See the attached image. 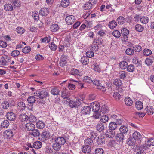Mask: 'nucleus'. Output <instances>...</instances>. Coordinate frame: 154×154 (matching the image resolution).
<instances>
[{
  "label": "nucleus",
  "mask_w": 154,
  "mask_h": 154,
  "mask_svg": "<svg viewBox=\"0 0 154 154\" xmlns=\"http://www.w3.org/2000/svg\"><path fill=\"white\" fill-rule=\"evenodd\" d=\"M34 96L37 98H40L43 99L46 98L49 95L48 91L45 89L42 90H39L35 92L34 94Z\"/></svg>",
  "instance_id": "f257e3e1"
},
{
  "label": "nucleus",
  "mask_w": 154,
  "mask_h": 154,
  "mask_svg": "<svg viewBox=\"0 0 154 154\" xmlns=\"http://www.w3.org/2000/svg\"><path fill=\"white\" fill-rule=\"evenodd\" d=\"M16 133V131L14 129H8L5 131L3 132V136L6 137L11 138Z\"/></svg>",
  "instance_id": "f03ea898"
},
{
  "label": "nucleus",
  "mask_w": 154,
  "mask_h": 154,
  "mask_svg": "<svg viewBox=\"0 0 154 154\" xmlns=\"http://www.w3.org/2000/svg\"><path fill=\"white\" fill-rule=\"evenodd\" d=\"M69 105L70 107L72 108H78L81 107L82 104L81 102L79 100L75 101L73 100L70 101Z\"/></svg>",
  "instance_id": "7ed1b4c3"
},
{
  "label": "nucleus",
  "mask_w": 154,
  "mask_h": 154,
  "mask_svg": "<svg viewBox=\"0 0 154 154\" xmlns=\"http://www.w3.org/2000/svg\"><path fill=\"white\" fill-rule=\"evenodd\" d=\"M50 136V133L48 131H44L41 135V140L43 142H45L49 138Z\"/></svg>",
  "instance_id": "20e7f679"
},
{
  "label": "nucleus",
  "mask_w": 154,
  "mask_h": 154,
  "mask_svg": "<svg viewBox=\"0 0 154 154\" xmlns=\"http://www.w3.org/2000/svg\"><path fill=\"white\" fill-rule=\"evenodd\" d=\"M90 107L91 108H92L93 111L97 112H98L100 109V105L98 102H94L91 103Z\"/></svg>",
  "instance_id": "39448f33"
},
{
  "label": "nucleus",
  "mask_w": 154,
  "mask_h": 154,
  "mask_svg": "<svg viewBox=\"0 0 154 154\" xmlns=\"http://www.w3.org/2000/svg\"><path fill=\"white\" fill-rule=\"evenodd\" d=\"M66 23L68 25H71L75 21V17L72 15H70L67 16L65 19Z\"/></svg>",
  "instance_id": "423d86ee"
},
{
  "label": "nucleus",
  "mask_w": 154,
  "mask_h": 154,
  "mask_svg": "<svg viewBox=\"0 0 154 154\" xmlns=\"http://www.w3.org/2000/svg\"><path fill=\"white\" fill-rule=\"evenodd\" d=\"M126 135L122 133L117 134L116 136V139L119 142H122Z\"/></svg>",
  "instance_id": "0eeeda50"
},
{
  "label": "nucleus",
  "mask_w": 154,
  "mask_h": 154,
  "mask_svg": "<svg viewBox=\"0 0 154 154\" xmlns=\"http://www.w3.org/2000/svg\"><path fill=\"white\" fill-rule=\"evenodd\" d=\"M91 111L90 106H85L83 107L81 109L82 112L84 114H88Z\"/></svg>",
  "instance_id": "6e6552de"
},
{
  "label": "nucleus",
  "mask_w": 154,
  "mask_h": 154,
  "mask_svg": "<svg viewBox=\"0 0 154 154\" xmlns=\"http://www.w3.org/2000/svg\"><path fill=\"white\" fill-rule=\"evenodd\" d=\"M115 135V131L114 130L110 129L107 130L105 133L106 136L109 138H112Z\"/></svg>",
  "instance_id": "1a4fd4ad"
},
{
  "label": "nucleus",
  "mask_w": 154,
  "mask_h": 154,
  "mask_svg": "<svg viewBox=\"0 0 154 154\" xmlns=\"http://www.w3.org/2000/svg\"><path fill=\"white\" fill-rule=\"evenodd\" d=\"M49 13V9L45 8H42L40 10L39 14L42 16L45 17Z\"/></svg>",
  "instance_id": "9d476101"
},
{
  "label": "nucleus",
  "mask_w": 154,
  "mask_h": 154,
  "mask_svg": "<svg viewBox=\"0 0 154 154\" xmlns=\"http://www.w3.org/2000/svg\"><path fill=\"white\" fill-rule=\"evenodd\" d=\"M27 145L28 147H26L27 150H29V151L32 154H37L36 151H37V149H34L30 143H28Z\"/></svg>",
  "instance_id": "9b49d317"
},
{
  "label": "nucleus",
  "mask_w": 154,
  "mask_h": 154,
  "mask_svg": "<svg viewBox=\"0 0 154 154\" xmlns=\"http://www.w3.org/2000/svg\"><path fill=\"white\" fill-rule=\"evenodd\" d=\"M7 118L9 120L14 121L16 119L15 115L13 112H8L6 114Z\"/></svg>",
  "instance_id": "f8f14e48"
},
{
  "label": "nucleus",
  "mask_w": 154,
  "mask_h": 154,
  "mask_svg": "<svg viewBox=\"0 0 154 154\" xmlns=\"http://www.w3.org/2000/svg\"><path fill=\"white\" fill-rule=\"evenodd\" d=\"M35 128V125L32 123L28 122L26 125V129L28 131H32Z\"/></svg>",
  "instance_id": "ddd939ff"
},
{
  "label": "nucleus",
  "mask_w": 154,
  "mask_h": 154,
  "mask_svg": "<svg viewBox=\"0 0 154 154\" xmlns=\"http://www.w3.org/2000/svg\"><path fill=\"white\" fill-rule=\"evenodd\" d=\"M96 142L98 145L104 143L105 141V137L102 135L98 137L96 140Z\"/></svg>",
  "instance_id": "4468645a"
},
{
  "label": "nucleus",
  "mask_w": 154,
  "mask_h": 154,
  "mask_svg": "<svg viewBox=\"0 0 154 154\" xmlns=\"http://www.w3.org/2000/svg\"><path fill=\"white\" fill-rule=\"evenodd\" d=\"M128 129V126L127 125H122L119 128L120 132L126 135H127Z\"/></svg>",
  "instance_id": "2eb2a0df"
},
{
  "label": "nucleus",
  "mask_w": 154,
  "mask_h": 154,
  "mask_svg": "<svg viewBox=\"0 0 154 154\" xmlns=\"http://www.w3.org/2000/svg\"><path fill=\"white\" fill-rule=\"evenodd\" d=\"M17 107L18 109L20 111L23 110L26 108L25 103L23 101L18 102L17 104Z\"/></svg>",
  "instance_id": "dca6fc26"
},
{
  "label": "nucleus",
  "mask_w": 154,
  "mask_h": 154,
  "mask_svg": "<svg viewBox=\"0 0 154 154\" xmlns=\"http://www.w3.org/2000/svg\"><path fill=\"white\" fill-rule=\"evenodd\" d=\"M28 116L25 113L21 114L19 116V119L23 122H27L28 121Z\"/></svg>",
  "instance_id": "f3484780"
},
{
  "label": "nucleus",
  "mask_w": 154,
  "mask_h": 154,
  "mask_svg": "<svg viewBox=\"0 0 154 154\" xmlns=\"http://www.w3.org/2000/svg\"><path fill=\"white\" fill-rule=\"evenodd\" d=\"M36 122V126L38 128L42 129L45 126V124L43 121L38 120Z\"/></svg>",
  "instance_id": "a211bd4d"
},
{
  "label": "nucleus",
  "mask_w": 154,
  "mask_h": 154,
  "mask_svg": "<svg viewBox=\"0 0 154 154\" xmlns=\"http://www.w3.org/2000/svg\"><path fill=\"white\" fill-rule=\"evenodd\" d=\"M96 128L99 132L102 131L104 129V124L101 122L98 123L96 126Z\"/></svg>",
  "instance_id": "6ab92c4d"
},
{
  "label": "nucleus",
  "mask_w": 154,
  "mask_h": 154,
  "mask_svg": "<svg viewBox=\"0 0 154 154\" xmlns=\"http://www.w3.org/2000/svg\"><path fill=\"white\" fill-rule=\"evenodd\" d=\"M55 142L58 143L61 145H64L66 142V140L63 137H60L56 138L55 140Z\"/></svg>",
  "instance_id": "aec40b11"
},
{
  "label": "nucleus",
  "mask_w": 154,
  "mask_h": 154,
  "mask_svg": "<svg viewBox=\"0 0 154 154\" xmlns=\"http://www.w3.org/2000/svg\"><path fill=\"white\" fill-rule=\"evenodd\" d=\"M133 137L135 140H138L142 138V135L139 132L135 131L133 133Z\"/></svg>",
  "instance_id": "412c9836"
},
{
  "label": "nucleus",
  "mask_w": 154,
  "mask_h": 154,
  "mask_svg": "<svg viewBox=\"0 0 154 154\" xmlns=\"http://www.w3.org/2000/svg\"><path fill=\"white\" fill-rule=\"evenodd\" d=\"M91 148L89 145L84 146L82 148V151L84 153H88L91 151Z\"/></svg>",
  "instance_id": "4be33fe9"
},
{
  "label": "nucleus",
  "mask_w": 154,
  "mask_h": 154,
  "mask_svg": "<svg viewBox=\"0 0 154 154\" xmlns=\"http://www.w3.org/2000/svg\"><path fill=\"white\" fill-rule=\"evenodd\" d=\"M146 113L149 115H152L154 113V109L152 107L149 106H147L145 109Z\"/></svg>",
  "instance_id": "5701e85b"
},
{
  "label": "nucleus",
  "mask_w": 154,
  "mask_h": 154,
  "mask_svg": "<svg viewBox=\"0 0 154 154\" xmlns=\"http://www.w3.org/2000/svg\"><path fill=\"white\" fill-rule=\"evenodd\" d=\"M60 90L57 87H54L51 90V93L54 95H57L59 94Z\"/></svg>",
  "instance_id": "b1692460"
},
{
  "label": "nucleus",
  "mask_w": 154,
  "mask_h": 154,
  "mask_svg": "<svg viewBox=\"0 0 154 154\" xmlns=\"http://www.w3.org/2000/svg\"><path fill=\"white\" fill-rule=\"evenodd\" d=\"M118 75L120 79L124 80L127 75V73L125 71H122L119 72Z\"/></svg>",
  "instance_id": "393cba45"
},
{
  "label": "nucleus",
  "mask_w": 154,
  "mask_h": 154,
  "mask_svg": "<svg viewBox=\"0 0 154 154\" xmlns=\"http://www.w3.org/2000/svg\"><path fill=\"white\" fill-rule=\"evenodd\" d=\"M119 66L120 68L122 69H125L127 67L128 63L125 61H122L120 63Z\"/></svg>",
  "instance_id": "a878e982"
},
{
  "label": "nucleus",
  "mask_w": 154,
  "mask_h": 154,
  "mask_svg": "<svg viewBox=\"0 0 154 154\" xmlns=\"http://www.w3.org/2000/svg\"><path fill=\"white\" fill-rule=\"evenodd\" d=\"M80 61L83 64L85 65L87 64L89 62L88 58L85 56H83L82 57L80 60Z\"/></svg>",
  "instance_id": "bb28decb"
},
{
  "label": "nucleus",
  "mask_w": 154,
  "mask_h": 154,
  "mask_svg": "<svg viewBox=\"0 0 154 154\" xmlns=\"http://www.w3.org/2000/svg\"><path fill=\"white\" fill-rule=\"evenodd\" d=\"M117 127V125L116 122H111L109 124V128L110 130H114L116 129Z\"/></svg>",
  "instance_id": "cd10ccee"
},
{
  "label": "nucleus",
  "mask_w": 154,
  "mask_h": 154,
  "mask_svg": "<svg viewBox=\"0 0 154 154\" xmlns=\"http://www.w3.org/2000/svg\"><path fill=\"white\" fill-rule=\"evenodd\" d=\"M42 146V144L41 142L39 141H36L33 143V146L36 149L41 148Z\"/></svg>",
  "instance_id": "c85d7f7f"
},
{
  "label": "nucleus",
  "mask_w": 154,
  "mask_h": 154,
  "mask_svg": "<svg viewBox=\"0 0 154 154\" xmlns=\"http://www.w3.org/2000/svg\"><path fill=\"white\" fill-rule=\"evenodd\" d=\"M135 106L138 110H140L143 108V103L140 101H137L135 104Z\"/></svg>",
  "instance_id": "c756f323"
},
{
  "label": "nucleus",
  "mask_w": 154,
  "mask_h": 154,
  "mask_svg": "<svg viewBox=\"0 0 154 154\" xmlns=\"http://www.w3.org/2000/svg\"><path fill=\"white\" fill-rule=\"evenodd\" d=\"M66 58L65 57H62L59 63V65L60 66L63 67L66 64L67 62L66 60Z\"/></svg>",
  "instance_id": "7c9ffc66"
},
{
  "label": "nucleus",
  "mask_w": 154,
  "mask_h": 154,
  "mask_svg": "<svg viewBox=\"0 0 154 154\" xmlns=\"http://www.w3.org/2000/svg\"><path fill=\"white\" fill-rule=\"evenodd\" d=\"M98 47L96 43H95V40H94L93 42L90 47V49L93 51H96L98 49Z\"/></svg>",
  "instance_id": "2f4dec72"
},
{
  "label": "nucleus",
  "mask_w": 154,
  "mask_h": 154,
  "mask_svg": "<svg viewBox=\"0 0 154 154\" xmlns=\"http://www.w3.org/2000/svg\"><path fill=\"white\" fill-rule=\"evenodd\" d=\"M129 31L127 29L123 28L121 29V34L123 36H126L127 38V36L129 34Z\"/></svg>",
  "instance_id": "473e14b6"
},
{
  "label": "nucleus",
  "mask_w": 154,
  "mask_h": 154,
  "mask_svg": "<svg viewBox=\"0 0 154 154\" xmlns=\"http://www.w3.org/2000/svg\"><path fill=\"white\" fill-rule=\"evenodd\" d=\"M28 121L32 123L36 122L37 121V118L33 115H30L28 117Z\"/></svg>",
  "instance_id": "72a5a7b5"
},
{
  "label": "nucleus",
  "mask_w": 154,
  "mask_h": 154,
  "mask_svg": "<svg viewBox=\"0 0 154 154\" xmlns=\"http://www.w3.org/2000/svg\"><path fill=\"white\" fill-rule=\"evenodd\" d=\"M27 101L30 104H33L36 101L35 97L32 96L29 97L27 99Z\"/></svg>",
  "instance_id": "f704fd0d"
},
{
  "label": "nucleus",
  "mask_w": 154,
  "mask_h": 154,
  "mask_svg": "<svg viewBox=\"0 0 154 154\" xmlns=\"http://www.w3.org/2000/svg\"><path fill=\"white\" fill-rule=\"evenodd\" d=\"M69 96V93L68 91L66 89L63 90L61 94V97L63 98L68 97Z\"/></svg>",
  "instance_id": "c9c22d12"
},
{
  "label": "nucleus",
  "mask_w": 154,
  "mask_h": 154,
  "mask_svg": "<svg viewBox=\"0 0 154 154\" xmlns=\"http://www.w3.org/2000/svg\"><path fill=\"white\" fill-rule=\"evenodd\" d=\"M116 21L119 24L122 25L124 23L125 19L123 17L120 16L117 19Z\"/></svg>",
  "instance_id": "e433bc0d"
},
{
  "label": "nucleus",
  "mask_w": 154,
  "mask_h": 154,
  "mask_svg": "<svg viewBox=\"0 0 154 154\" xmlns=\"http://www.w3.org/2000/svg\"><path fill=\"white\" fill-rule=\"evenodd\" d=\"M13 9V6L11 4H7L4 5V9L6 11H11Z\"/></svg>",
  "instance_id": "4c0bfd02"
},
{
  "label": "nucleus",
  "mask_w": 154,
  "mask_h": 154,
  "mask_svg": "<svg viewBox=\"0 0 154 154\" xmlns=\"http://www.w3.org/2000/svg\"><path fill=\"white\" fill-rule=\"evenodd\" d=\"M125 104L128 106H131L133 103L132 100L129 97H126L125 99Z\"/></svg>",
  "instance_id": "58836bf2"
},
{
  "label": "nucleus",
  "mask_w": 154,
  "mask_h": 154,
  "mask_svg": "<svg viewBox=\"0 0 154 154\" xmlns=\"http://www.w3.org/2000/svg\"><path fill=\"white\" fill-rule=\"evenodd\" d=\"M117 26V22L115 20L110 21L108 25L109 27L111 29L115 28Z\"/></svg>",
  "instance_id": "ea45409f"
},
{
  "label": "nucleus",
  "mask_w": 154,
  "mask_h": 154,
  "mask_svg": "<svg viewBox=\"0 0 154 154\" xmlns=\"http://www.w3.org/2000/svg\"><path fill=\"white\" fill-rule=\"evenodd\" d=\"M135 140L133 138L129 137L127 140V144L129 146H133L135 144Z\"/></svg>",
  "instance_id": "a19ab883"
},
{
  "label": "nucleus",
  "mask_w": 154,
  "mask_h": 154,
  "mask_svg": "<svg viewBox=\"0 0 154 154\" xmlns=\"http://www.w3.org/2000/svg\"><path fill=\"white\" fill-rule=\"evenodd\" d=\"M108 117L106 115H103L100 118V121L102 123H105L108 122Z\"/></svg>",
  "instance_id": "79ce46f5"
},
{
  "label": "nucleus",
  "mask_w": 154,
  "mask_h": 154,
  "mask_svg": "<svg viewBox=\"0 0 154 154\" xmlns=\"http://www.w3.org/2000/svg\"><path fill=\"white\" fill-rule=\"evenodd\" d=\"M135 29L138 32H142L143 30L144 27L140 24H137L135 26Z\"/></svg>",
  "instance_id": "37998d69"
},
{
  "label": "nucleus",
  "mask_w": 154,
  "mask_h": 154,
  "mask_svg": "<svg viewBox=\"0 0 154 154\" xmlns=\"http://www.w3.org/2000/svg\"><path fill=\"white\" fill-rule=\"evenodd\" d=\"M1 106L4 109H7L9 106V103L6 101H4L1 103Z\"/></svg>",
  "instance_id": "c03bdc74"
},
{
  "label": "nucleus",
  "mask_w": 154,
  "mask_h": 154,
  "mask_svg": "<svg viewBox=\"0 0 154 154\" xmlns=\"http://www.w3.org/2000/svg\"><path fill=\"white\" fill-rule=\"evenodd\" d=\"M140 20L142 23L146 24L148 23L149 18L143 16L140 18Z\"/></svg>",
  "instance_id": "a18cd8bd"
},
{
  "label": "nucleus",
  "mask_w": 154,
  "mask_h": 154,
  "mask_svg": "<svg viewBox=\"0 0 154 154\" xmlns=\"http://www.w3.org/2000/svg\"><path fill=\"white\" fill-rule=\"evenodd\" d=\"M9 125V122L7 120H5L2 121L1 123V127L5 128H7Z\"/></svg>",
  "instance_id": "49530a36"
},
{
  "label": "nucleus",
  "mask_w": 154,
  "mask_h": 154,
  "mask_svg": "<svg viewBox=\"0 0 154 154\" xmlns=\"http://www.w3.org/2000/svg\"><path fill=\"white\" fill-rule=\"evenodd\" d=\"M51 31L54 32L59 29V27L58 25L56 24H54L51 26Z\"/></svg>",
  "instance_id": "de8ad7c7"
},
{
  "label": "nucleus",
  "mask_w": 154,
  "mask_h": 154,
  "mask_svg": "<svg viewBox=\"0 0 154 154\" xmlns=\"http://www.w3.org/2000/svg\"><path fill=\"white\" fill-rule=\"evenodd\" d=\"M70 73L73 75H79L80 73L77 69L75 68L72 69L70 71Z\"/></svg>",
  "instance_id": "09e8293b"
},
{
  "label": "nucleus",
  "mask_w": 154,
  "mask_h": 154,
  "mask_svg": "<svg viewBox=\"0 0 154 154\" xmlns=\"http://www.w3.org/2000/svg\"><path fill=\"white\" fill-rule=\"evenodd\" d=\"M69 0H62L61 2V6L66 7L69 5Z\"/></svg>",
  "instance_id": "8fccbe9b"
},
{
  "label": "nucleus",
  "mask_w": 154,
  "mask_h": 154,
  "mask_svg": "<svg viewBox=\"0 0 154 154\" xmlns=\"http://www.w3.org/2000/svg\"><path fill=\"white\" fill-rule=\"evenodd\" d=\"M32 131V135L33 136L37 137L40 135V133L38 130L34 129Z\"/></svg>",
  "instance_id": "3c124183"
},
{
  "label": "nucleus",
  "mask_w": 154,
  "mask_h": 154,
  "mask_svg": "<svg viewBox=\"0 0 154 154\" xmlns=\"http://www.w3.org/2000/svg\"><path fill=\"white\" fill-rule=\"evenodd\" d=\"M61 146L58 143L56 142L53 144V148L55 150H59L60 149Z\"/></svg>",
  "instance_id": "603ef678"
},
{
  "label": "nucleus",
  "mask_w": 154,
  "mask_h": 154,
  "mask_svg": "<svg viewBox=\"0 0 154 154\" xmlns=\"http://www.w3.org/2000/svg\"><path fill=\"white\" fill-rule=\"evenodd\" d=\"M49 47L51 50L54 51L56 50L57 48L56 45H55L53 42H51L49 43Z\"/></svg>",
  "instance_id": "864d4df0"
},
{
  "label": "nucleus",
  "mask_w": 154,
  "mask_h": 154,
  "mask_svg": "<svg viewBox=\"0 0 154 154\" xmlns=\"http://www.w3.org/2000/svg\"><path fill=\"white\" fill-rule=\"evenodd\" d=\"M92 140L89 138H87L84 140V143L86 145L89 146L90 145H91L92 144Z\"/></svg>",
  "instance_id": "5fc2aeb1"
},
{
  "label": "nucleus",
  "mask_w": 154,
  "mask_h": 154,
  "mask_svg": "<svg viewBox=\"0 0 154 154\" xmlns=\"http://www.w3.org/2000/svg\"><path fill=\"white\" fill-rule=\"evenodd\" d=\"M113 84L114 85L120 86L122 85V81L119 79H116L114 80Z\"/></svg>",
  "instance_id": "6e6d98bb"
},
{
  "label": "nucleus",
  "mask_w": 154,
  "mask_h": 154,
  "mask_svg": "<svg viewBox=\"0 0 154 154\" xmlns=\"http://www.w3.org/2000/svg\"><path fill=\"white\" fill-rule=\"evenodd\" d=\"M83 81L86 82L90 83L93 82V80L90 77L88 76H85L83 78Z\"/></svg>",
  "instance_id": "4d7b16f0"
},
{
  "label": "nucleus",
  "mask_w": 154,
  "mask_h": 154,
  "mask_svg": "<svg viewBox=\"0 0 154 154\" xmlns=\"http://www.w3.org/2000/svg\"><path fill=\"white\" fill-rule=\"evenodd\" d=\"M113 35L116 38H119L121 35V33L118 30H115L112 32Z\"/></svg>",
  "instance_id": "13d9d810"
},
{
  "label": "nucleus",
  "mask_w": 154,
  "mask_h": 154,
  "mask_svg": "<svg viewBox=\"0 0 154 154\" xmlns=\"http://www.w3.org/2000/svg\"><path fill=\"white\" fill-rule=\"evenodd\" d=\"M30 51L31 48L29 46H26L22 49V51L25 54L29 53Z\"/></svg>",
  "instance_id": "bf43d9fd"
},
{
  "label": "nucleus",
  "mask_w": 154,
  "mask_h": 154,
  "mask_svg": "<svg viewBox=\"0 0 154 154\" xmlns=\"http://www.w3.org/2000/svg\"><path fill=\"white\" fill-rule=\"evenodd\" d=\"M143 52V54L146 56H149L152 54L151 50L148 49H144Z\"/></svg>",
  "instance_id": "052dcab7"
},
{
  "label": "nucleus",
  "mask_w": 154,
  "mask_h": 154,
  "mask_svg": "<svg viewBox=\"0 0 154 154\" xmlns=\"http://www.w3.org/2000/svg\"><path fill=\"white\" fill-rule=\"evenodd\" d=\"M147 144L149 146H154V139L152 138H150L148 140Z\"/></svg>",
  "instance_id": "680f3d73"
},
{
  "label": "nucleus",
  "mask_w": 154,
  "mask_h": 154,
  "mask_svg": "<svg viewBox=\"0 0 154 154\" xmlns=\"http://www.w3.org/2000/svg\"><path fill=\"white\" fill-rule=\"evenodd\" d=\"M126 53L128 55H131L134 54V50L131 48L127 49L125 51Z\"/></svg>",
  "instance_id": "e2e57ef3"
},
{
  "label": "nucleus",
  "mask_w": 154,
  "mask_h": 154,
  "mask_svg": "<svg viewBox=\"0 0 154 154\" xmlns=\"http://www.w3.org/2000/svg\"><path fill=\"white\" fill-rule=\"evenodd\" d=\"M92 4L91 2H87L85 5L84 9L86 10H88L91 8Z\"/></svg>",
  "instance_id": "0e129e2a"
},
{
  "label": "nucleus",
  "mask_w": 154,
  "mask_h": 154,
  "mask_svg": "<svg viewBox=\"0 0 154 154\" xmlns=\"http://www.w3.org/2000/svg\"><path fill=\"white\" fill-rule=\"evenodd\" d=\"M16 32L20 34H23L24 32V30L23 28L21 27H18L16 28Z\"/></svg>",
  "instance_id": "69168bd1"
},
{
  "label": "nucleus",
  "mask_w": 154,
  "mask_h": 154,
  "mask_svg": "<svg viewBox=\"0 0 154 154\" xmlns=\"http://www.w3.org/2000/svg\"><path fill=\"white\" fill-rule=\"evenodd\" d=\"M127 69L128 71L132 72L134 70V66L132 64L129 65L127 66Z\"/></svg>",
  "instance_id": "338daca9"
},
{
  "label": "nucleus",
  "mask_w": 154,
  "mask_h": 154,
  "mask_svg": "<svg viewBox=\"0 0 154 154\" xmlns=\"http://www.w3.org/2000/svg\"><path fill=\"white\" fill-rule=\"evenodd\" d=\"M100 111L102 113L107 112L108 111L107 107L105 105L102 106Z\"/></svg>",
  "instance_id": "774afa93"
}]
</instances>
